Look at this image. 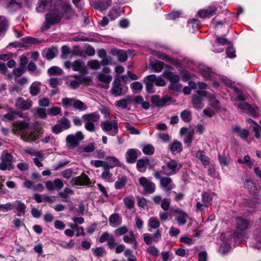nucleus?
Segmentation results:
<instances>
[{
    "label": "nucleus",
    "instance_id": "nucleus-51",
    "mask_svg": "<svg viewBox=\"0 0 261 261\" xmlns=\"http://www.w3.org/2000/svg\"><path fill=\"white\" fill-rule=\"evenodd\" d=\"M89 67L92 69L98 70L100 67V63L97 60H91L87 63Z\"/></svg>",
    "mask_w": 261,
    "mask_h": 261
},
{
    "label": "nucleus",
    "instance_id": "nucleus-56",
    "mask_svg": "<svg viewBox=\"0 0 261 261\" xmlns=\"http://www.w3.org/2000/svg\"><path fill=\"white\" fill-rule=\"evenodd\" d=\"M126 183V177L125 176L122 177L121 178H119L115 184V187L116 189H121L124 187Z\"/></svg>",
    "mask_w": 261,
    "mask_h": 261
},
{
    "label": "nucleus",
    "instance_id": "nucleus-63",
    "mask_svg": "<svg viewBox=\"0 0 261 261\" xmlns=\"http://www.w3.org/2000/svg\"><path fill=\"white\" fill-rule=\"evenodd\" d=\"M230 158L229 157H226L225 156H219V161L220 164L223 166H227L230 162Z\"/></svg>",
    "mask_w": 261,
    "mask_h": 261
},
{
    "label": "nucleus",
    "instance_id": "nucleus-17",
    "mask_svg": "<svg viewBox=\"0 0 261 261\" xmlns=\"http://www.w3.org/2000/svg\"><path fill=\"white\" fill-rule=\"evenodd\" d=\"M121 81L119 77H115L113 82V86L111 89V93L114 96H120L122 93V89L120 86Z\"/></svg>",
    "mask_w": 261,
    "mask_h": 261
},
{
    "label": "nucleus",
    "instance_id": "nucleus-41",
    "mask_svg": "<svg viewBox=\"0 0 261 261\" xmlns=\"http://www.w3.org/2000/svg\"><path fill=\"white\" fill-rule=\"evenodd\" d=\"M244 187L250 192L255 193L257 188L250 177H247L244 181Z\"/></svg>",
    "mask_w": 261,
    "mask_h": 261
},
{
    "label": "nucleus",
    "instance_id": "nucleus-49",
    "mask_svg": "<svg viewBox=\"0 0 261 261\" xmlns=\"http://www.w3.org/2000/svg\"><path fill=\"white\" fill-rule=\"evenodd\" d=\"M192 103L195 109L201 110L203 107L201 98L198 96H194L192 99Z\"/></svg>",
    "mask_w": 261,
    "mask_h": 261
},
{
    "label": "nucleus",
    "instance_id": "nucleus-29",
    "mask_svg": "<svg viewBox=\"0 0 261 261\" xmlns=\"http://www.w3.org/2000/svg\"><path fill=\"white\" fill-rule=\"evenodd\" d=\"M149 164V160L147 158L139 159L137 161L136 167L137 170L142 173L146 171L147 166Z\"/></svg>",
    "mask_w": 261,
    "mask_h": 261
},
{
    "label": "nucleus",
    "instance_id": "nucleus-3",
    "mask_svg": "<svg viewBox=\"0 0 261 261\" xmlns=\"http://www.w3.org/2000/svg\"><path fill=\"white\" fill-rule=\"evenodd\" d=\"M82 119L86 122L85 125V129L90 132H93L95 130L94 123L99 121L100 115L98 113L94 112L83 115Z\"/></svg>",
    "mask_w": 261,
    "mask_h": 261
},
{
    "label": "nucleus",
    "instance_id": "nucleus-38",
    "mask_svg": "<svg viewBox=\"0 0 261 261\" xmlns=\"http://www.w3.org/2000/svg\"><path fill=\"white\" fill-rule=\"evenodd\" d=\"M22 2L20 0H9L8 2L7 7L12 11H15L21 7Z\"/></svg>",
    "mask_w": 261,
    "mask_h": 261
},
{
    "label": "nucleus",
    "instance_id": "nucleus-35",
    "mask_svg": "<svg viewBox=\"0 0 261 261\" xmlns=\"http://www.w3.org/2000/svg\"><path fill=\"white\" fill-rule=\"evenodd\" d=\"M225 239V234H222L220 236V239L222 241H223V244L221 245V247L220 248V251L223 254H225L228 252L230 249V246L229 245V242L228 240L227 241H224Z\"/></svg>",
    "mask_w": 261,
    "mask_h": 261
},
{
    "label": "nucleus",
    "instance_id": "nucleus-25",
    "mask_svg": "<svg viewBox=\"0 0 261 261\" xmlns=\"http://www.w3.org/2000/svg\"><path fill=\"white\" fill-rule=\"evenodd\" d=\"M51 7V0H39L36 10L38 12L43 13L45 10L49 9Z\"/></svg>",
    "mask_w": 261,
    "mask_h": 261
},
{
    "label": "nucleus",
    "instance_id": "nucleus-16",
    "mask_svg": "<svg viewBox=\"0 0 261 261\" xmlns=\"http://www.w3.org/2000/svg\"><path fill=\"white\" fill-rule=\"evenodd\" d=\"M106 167L107 168H113L115 167H120L124 168V164H121L118 159L114 156H109L106 159Z\"/></svg>",
    "mask_w": 261,
    "mask_h": 261
},
{
    "label": "nucleus",
    "instance_id": "nucleus-50",
    "mask_svg": "<svg viewBox=\"0 0 261 261\" xmlns=\"http://www.w3.org/2000/svg\"><path fill=\"white\" fill-rule=\"evenodd\" d=\"M119 216L118 214H113L109 218V223L111 226L113 227H116L118 224H120V222H119Z\"/></svg>",
    "mask_w": 261,
    "mask_h": 261
},
{
    "label": "nucleus",
    "instance_id": "nucleus-33",
    "mask_svg": "<svg viewBox=\"0 0 261 261\" xmlns=\"http://www.w3.org/2000/svg\"><path fill=\"white\" fill-rule=\"evenodd\" d=\"M123 239L125 243L132 244L135 249L137 248L138 243L133 233L130 232L128 234L124 236Z\"/></svg>",
    "mask_w": 261,
    "mask_h": 261
},
{
    "label": "nucleus",
    "instance_id": "nucleus-48",
    "mask_svg": "<svg viewBox=\"0 0 261 261\" xmlns=\"http://www.w3.org/2000/svg\"><path fill=\"white\" fill-rule=\"evenodd\" d=\"M142 150L146 155H151L154 152V148L152 145L146 144L143 145Z\"/></svg>",
    "mask_w": 261,
    "mask_h": 261
},
{
    "label": "nucleus",
    "instance_id": "nucleus-18",
    "mask_svg": "<svg viewBox=\"0 0 261 261\" xmlns=\"http://www.w3.org/2000/svg\"><path fill=\"white\" fill-rule=\"evenodd\" d=\"M72 68L75 71H79L82 74H86L87 71L84 62L81 59L77 60L72 63Z\"/></svg>",
    "mask_w": 261,
    "mask_h": 261
},
{
    "label": "nucleus",
    "instance_id": "nucleus-14",
    "mask_svg": "<svg viewBox=\"0 0 261 261\" xmlns=\"http://www.w3.org/2000/svg\"><path fill=\"white\" fill-rule=\"evenodd\" d=\"M90 183V178L85 174L75 177L71 180V184L74 186H86Z\"/></svg>",
    "mask_w": 261,
    "mask_h": 261
},
{
    "label": "nucleus",
    "instance_id": "nucleus-54",
    "mask_svg": "<svg viewBox=\"0 0 261 261\" xmlns=\"http://www.w3.org/2000/svg\"><path fill=\"white\" fill-rule=\"evenodd\" d=\"M15 204L16 208L19 213L18 215L20 216L21 214H24L26 209V206L24 204L20 201H16Z\"/></svg>",
    "mask_w": 261,
    "mask_h": 261
},
{
    "label": "nucleus",
    "instance_id": "nucleus-64",
    "mask_svg": "<svg viewBox=\"0 0 261 261\" xmlns=\"http://www.w3.org/2000/svg\"><path fill=\"white\" fill-rule=\"evenodd\" d=\"M154 79L152 80L154 84L157 86H164L166 84L165 81L161 77H156L155 75L152 74Z\"/></svg>",
    "mask_w": 261,
    "mask_h": 261
},
{
    "label": "nucleus",
    "instance_id": "nucleus-5",
    "mask_svg": "<svg viewBox=\"0 0 261 261\" xmlns=\"http://www.w3.org/2000/svg\"><path fill=\"white\" fill-rule=\"evenodd\" d=\"M181 165L178 164L177 162L174 160H170L165 165L162 167V174L169 176L175 174L179 170Z\"/></svg>",
    "mask_w": 261,
    "mask_h": 261
},
{
    "label": "nucleus",
    "instance_id": "nucleus-27",
    "mask_svg": "<svg viewBox=\"0 0 261 261\" xmlns=\"http://www.w3.org/2000/svg\"><path fill=\"white\" fill-rule=\"evenodd\" d=\"M133 101V98L131 96H127L123 99L117 100L115 102V105L121 109H126Z\"/></svg>",
    "mask_w": 261,
    "mask_h": 261
},
{
    "label": "nucleus",
    "instance_id": "nucleus-36",
    "mask_svg": "<svg viewBox=\"0 0 261 261\" xmlns=\"http://www.w3.org/2000/svg\"><path fill=\"white\" fill-rule=\"evenodd\" d=\"M196 156L199 159L203 165H208L210 164V159L205 155L204 151L198 150L196 152Z\"/></svg>",
    "mask_w": 261,
    "mask_h": 261
},
{
    "label": "nucleus",
    "instance_id": "nucleus-60",
    "mask_svg": "<svg viewBox=\"0 0 261 261\" xmlns=\"http://www.w3.org/2000/svg\"><path fill=\"white\" fill-rule=\"evenodd\" d=\"M182 145L178 141L174 142L170 146V150L172 152L177 151L179 152L181 150Z\"/></svg>",
    "mask_w": 261,
    "mask_h": 261
},
{
    "label": "nucleus",
    "instance_id": "nucleus-47",
    "mask_svg": "<svg viewBox=\"0 0 261 261\" xmlns=\"http://www.w3.org/2000/svg\"><path fill=\"white\" fill-rule=\"evenodd\" d=\"M148 226L150 228L156 229L160 226V222L156 217H150L148 221Z\"/></svg>",
    "mask_w": 261,
    "mask_h": 261
},
{
    "label": "nucleus",
    "instance_id": "nucleus-45",
    "mask_svg": "<svg viewBox=\"0 0 261 261\" xmlns=\"http://www.w3.org/2000/svg\"><path fill=\"white\" fill-rule=\"evenodd\" d=\"M58 244L63 248L70 249L74 247L75 243L73 240H70L68 242L64 240H59L58 241Z\"/></svg>",
    "mask_w": 261,
    "mask_h": 261
},
{
    "label": "nucleus",
    "instance_id": "nucleus-43",
    "mask_svg": "<svg viewBox=\"0 0 261 261\" xmlns=\"http://www.w3.org/2000/svg\"><path fill=\"white\" fill-rule=\"evenodd\" d=\"M32 112L40 118L44 119L47 117L46 109L44 108L36 107L32 109Z\"/></svg>",
    "mask_w": 261,
    "mask_h": 261
},
{
    "label": "nucleus",
    "instance_id": "nucleus-23",
    "mask_svg": "<svg viewBox=\"0 0 261 261\" xmlns=\"http://www.w3.org/2000/svg\"><path fill=\"white\" fill-rule=\"evenodd\" d=\"M154 79L152 75H149L146 76L144 79V83L146 86V90L149 93H153L154 92L153 80Z\"/></svg>",
    "mask_w": 261,
    "mask_h": 261
},
{
    "label": "nucleus",
    "instance_id": "nucleus-11",
    "mask_svg": "<svg viewBox=\"0 0 261 261\" xmlns=\"http://www.w3.org/2000/svg\"><path fill=\"white\" fill-rule=\"evenodd\" d=\"M249 222L242 218L236 219V235L237 237H240L244 231L246 230L249 226Z\"/></svg>",
    "mask_w": 261,
    "mask_h": 261
},
{
    "label": "nucleus",
    "instance_id": "nucleus-8",
    "mask_svg": "<svg viewBox=\"0 0 261 261\" xmlns=\"http://www.w3.org/2000/svg\"><path fill=\"white\" fill-rule=\"evenodd\" d=\"M70 127V121L65 118H63L58 121V123L52 127V132L55 134L61 133L63 130Z\"/></svg>",
    "mask_w": 261,
    "mask_h": 261
},
{
    "label": "nucleus",
    "instance_id": "nucleus-22",
    "mask_svg": "<svg viewBox=\"0 0 261 261\" xmlns=\"http://www.w3.org/2000/svg\"><path fill=\"white\" fill-rule=\"evenodd\" d=\"M137 149L132 148L128 149L125 155L126 162L129 164L134 163L138 158Z\"/></svg>",
    "mask_w": 261,
    "mask_h": 261
},
{
    "label": "nucleus",
    "instance_id": "nucleus-9",
    "mask_svg": "<svg viewBox=\"0 0 261 261\" xmlns=\"http://www.w3.org/2000/svg\"><path fill=\"white\" fill-rule=\"evenodd\" d=\"M84 138V136L83 133L81 132H77L74 135H68L66 138V141L71 147H75L79 145L80 141Z\"/></svg>",
    "mask_w": 261,
    "mask_h": 261
},
{
    "label": "nucleus",
    "instance_id": "nucleus-57",
    "mask_svg": "<svg viewBox=\"0 0 261 261\" xmlns=\"http://www.w3.org/2000/svg\"><path fill=\"white\" fill-rule=\"evenodd\" d=\"M130 87L134 91V93H138L142 90L143 85L139 82H135L131 84Z\"/></svg>",
    "mask_w": 261,
    "mask_h": 261
},
{
    "label": "nucleus",
    "instance_id": "nucleus-15",
    "mask_svg": "<svg viewBox=\"0 0 261 261\" xmlns=\"http://www.w3.org/2000/svg\"><path fill=\"white\" fill-rule=\"evenodd\" d=\"M33 106V101L30 99L24 100L22 97L17 99L15 103V106L22 110H27L30 109Z\"/></svg>",
    "mask_w": 261,
    "mask_h": 261
},
{
    "label": "nucleus",
    "instance_id": "nucleus-37",
    "mask_svg": "<svg viewBox=\"0 0 261 261\" xmlns=\"http://www.w3.org/2000/svg\"><path fill=\"white\" fill-rule=\"evenodd\" d=\"M247 122L249 124H251V126L255 133V137L259 139L260 138V134L261 133V127L251 119H247Z\"/></svg>",
    "mask_w": 261,
    "mask_h": 261
},
{
    "label": "nucleus",
    "instance_id": "nucleus-20",
    "mask_svg": "<svg viewBox=\"0 0 261 261\" xmlns=\"http://www.w3.org/2000/svg\"><path fill=\"white\" fill-rule=\"evenodd\" d=\"M98 81L101 82L105 85H102V87L107 89L109 87V84L112 80V76L109 74H105L104 73H98L97 76Z\"/></svg>",
    "mask_w": 261,
    "mask_h": 261
},
{
    "label": "nucleus",
    "instance_id": "nucleus-19",
    "mask_svg": "<svg viewBox=\"0 0 261 261\" xmlns=\"http://www.w3.org/2000/svg\"><path fill=\"white\" fill-rule=\"evenodd\" d=\"M163 75L165 78L167 79L172 83V84L170 86V88L175 90H178V89H175L174 88V84H177L178 82L179 76L169 71H164L163 73Z\"/></svg>",
    "mask_w": 261,
    "mask_h": 261
},
{
    "label": "nucleus",
    "instance_id": "nucleus-6",
    "mask_svg": "<svg viewBox=\"0 0 261 261\" xmlns=\"http://www.w3.org/2000/svg\"><path fill=\"white\" fill-rule=\"evenodd\" d=\"M1 160L0 169L1 170H11L13 169V156L11 153L4 152L1 156Z\"/></svg>",
    "mask_w": 261,
    "mask_h": 261
},
{
    "label": "nucleus",
    "instance_id": "nucleus-7",
    "mask_svg": "<svg viewBox=\"0 0 261 261\" xmlns=\"http://www.w3.org/2000/svg\"><path fill=\"white\" fill-rule=\"evenodd\" d=\"M139 184L145 193L152 194L155 190V184L145 177L142 176L139 179Z\"/></svg>",
    "mask_w": 261,
    "mask_h": 261
},
{
    "label": "nucleus",
    "instance_id": "nucleus-34",
    "mask_svg": "<svg viewBox=\"0 0 261 261\" xmlns=\"http://www.w3.org/2000/svg\"><path fill=\"white\" fill-rule=\"evenodd\" d=\"M41 83L36 81L33 82L30 87V92L32 96L37 95L41 91Z\"/></svg>",
    "mask_w": 261,
    "mask_h": 261
},
{
    "label": "nucleus",
    "instance_id": "nucleus-53",
    "mask_svg": "<svg viewBox=\"0 0 261 261\" xmlns=\"http://www.w3.org/2000/svg\"><path fill=\"white\" fill-rule=\"evenodd\" d=\"M146 252L150 254V255L157 257L159 255L160 251L159 249L156 248L155 246H150L148 247L146 249Z\"/></svg>",
    "mask_w": 261,
    "mask_h": 261
},
{
    "label": "nucleus",
    "instance_id": "nucleus-1",
    "mask_svg": "<svg viewBox=\"0 0 261 261\" xmlns=\"http://www.w3.org/2000/svg\"><path fill=\"white\" fill-rule=\"evenodd\" d=\"M63 17V14L57 9H53L46 14L45 20L42 31H45L49 29L51 25L59 23Z\"/></svg>",
    "mask_w": 261,
    "mask_h": 261
},
{
    "label": "nucleus",
    "instance_id": "nucleus-30",
    "mask_svg": "<svg viewBox=\"0 0 261 261\" xmlns=\"http://www.w3.org/2000/svg\"><path fill=\"white\" fill-rule=\"evenodd\" d=\"M175 212L177 214L176 217L178 224L180 226L185 225L187 222V219L189 218L188 215L180 210H176Z\"/></svg>",
    "mask_w": 261,
    "mask_h": 261
},
{
    "label": "nucleus",
    "instance_id": "nucleus-39",
    "mask_svg": "<svg viewBox=\"0 0 261 261\" xmlns=\"http://www.w3.org/2000/svg\"><path fill=\"white\" fill-rule=\"evenodd\" d=\"M102 178L107 182H111L114 181V177L110 173L109 169L104 166V171L101 174Z\"/></svg>",
    "mask_w": 261,
    "mask_h": 261
},
{
    "label": "nucleus",
    "instance_id": "nucleus-46",
    "mask_svg": "<svg viewBox=\"0 0 261 261\" xmlns=\"http://www.w3.org/2000/svg\"><path fill=\"white\" fill-rule=\"evenodd\" d=\"M237 162L239 164H245L247 166L251 167L253 165L254 161L250 159L249 155H246L244 156L243 159H238Z\"/></svg>",
    "mask_w": 261,
    "mask_h": 261
},
{
    "label": "nucleus",
    "instance_id": "nucleus-61",
    "mask_svg": "<svg viewBox=\"0 0 261 261\" xmlns=\"http://www.w3.org/2000/svg\"><path fill=\"white\" fill-rule=\"evenodd\" d=\"M74 99L71 98H64L62 99V102L63 107L65 108L70 107L73 106Z\"/></svg>",
    "mask_w": 261,
    "mask_h": 261
},
{
    "label": "nucleus",
    "instance_id": "nucleus-4",
    "mask_svg": "<svg viewBox=\"0 0 261 261\" xmlns=\"http://www.w3.org/2000/svg\"><path fill=\"white\" fill-rule=\"evenodd\" d=\"M101 127L108 135L115 136L118 133V123L116 120H108L102 122Z\"/></svg>",
    "mask_w": 261,
    "mask_h": 261
},
{
    "label": "nucleus",
    "instance_id": "nucleus-28",
    "mask_svg": "<svg viewBox=\"0 0 261 261\" xmlns=\"http://www.w3.org/2000/svg\"><path fill=\"white\" fill-rule=\"evenodd\" d=\"M34 199L38 203L43 202H48L49 203H53L56 200V197L55 196H48L45 195H39L35 194L34 195Z\"/></svg>",
    "mask_w": 261,
    "mask_h": 261
},
{
    "label": "nucleus",
    "instance_id": "nucleus-42",
    "mask_svg": "<svg viewBox=\"0 0 261 261\" xmlns=\"http://www.w3.org/2000/svg\"><path fill=\"white\" fill-rule=\"evenodd\" d=\"M57 52V49L56 48H47L44 50L43 55L47 59L50 60L55 57Z\"/></svg>",
    "mask_w": 261,
    "mask_h": 261
},
{
    "label": "nucleus",
    "instance_id": "nucleus-21",
    "mask_svg": "<svg viewBox=\"0 0 261 261\" xmlns=\"http://www.w3.org/2000/svg\"><path fill=\"white\" fill-rule=\"evenodd\" d=\"M161 185L163 189L169 192L174 188V184L173 183L171 178L168 177H164L161 179Z\"/></svg>",
    "mask_w": 261,
    "mask_h": 261
},
{
    "label": "nucleus",
    "instance_id": "nucleus-62",
    "mask_svg": "<svg viewBox=\"0 0 261 261\" xmlns=\"http://www.w3.org/2000/svg\"><path fill=\"white\" fill-rule=\"evenodd\" d=\"M191 113L189 110H185L181 112L180 117L185 122H189L191 120Z\"/></svg>",
    "mask_w": 261,
    "mask_h": 261
},
{
    "label": "nucleus",
    "instance_id": "nucleus-10",
    "mask_svg": "<svg viewBox=\"0 0 261 261\" xmlns=\"http://www.w3.org/2000/svg\"><path fill=\"white\" fill-rule=\"evenodd\" d=\"M29 127V124L24 121H17L13 123L12 132L18 135L21 138L22 134L24 135Z\"/></svg>",
    "mask_w": 261,
    "mask_h": 261
},
{
    "label": "nucleus",
    "instance_id": "nucleus-32",
    "mask_svg": "<svg viewBox=\"0 0 261 261\" xmlns=\"http://www.w3.org/2000/svg\"><path fill=\"white\" fill-rule=\"evenodd\" d=\"M39 138V135L35 132H28L22 135L21 139L26 142H32Z\"/></svg>",
    "mask_w": 261,
    "mask_h": 261
},
{
    "label": "nucleus",
    "instance_id": "nucleus-58",
    "mask_svg": "<svg viewBox=\"0 0 261 261\" xmlns=\"http://www.w3.org/2000/svg\"><path fill=\"white\" fill-rule=\"evenodd\" d=\"M255 240L256 242L255 247L261 248V229L256 230L255 232Z\"/></svg>",
    "mask_w": 261,
    "mask_h": 261
},
{
    "label": "nucleus",
    "instance_id": "nucleus-59",
    "mask_svg": "<svg viewBox=\"0 0 261 261\" xmlns=\"http://www.w3.org/2000/svg\"><path fill=\"white\" fill-rule=\"evenodd\" d=\"M194 134L193 129H191L189 132L186 134L184 136V141L185 143L190 144L193 140V137Z\"/></svg>",
    "mask_w": 261,
    "mask_h": 261
},
{
    "label": "nucleus",
    "instance_id": "nucleus-40",
    "mask_svg": "<svg viewBox=\"0 0 261 261\" xmlns=\"http://www.w3.org/2000/svg\"><path fill=\"white\" fill-rule=\"evenodd\" d=\"M149 66L155 72H159L163 69L164 63L160 61L156 60L150 62Z\"/></svg>",
    "mask_w": 261,
    "mask_h": 261
},
{
    "label": "nucleus",
    "instance_id": "nucleus-55",
    "mask_svg": "<svg viewBox=\"0 0 261 261\" xmlns=\"http://www.w3.org/2000/svg\"><path fill=\"white\" fill-rule=\"evenodd\" d=\"M201 75L206 79H211L214 77V73L209 68H206L201 71Z\"/></svg>",
    "mask_w": 261,
    "mask_h": 261
},
{
    "label": "nucleus",
    "instance_id": "nucleus-12",
    "mask_svg": "<svg viewBox=\"0 0 261 261\" xmlns=\"http://www.w3.org/2000/svg\"><path fill=\"white\" fill-rule=\"evenodd\" d=\"M171 100V97L168 96H165L162 98H160L159 96L153 95L151 98L152 103L158 107H163L169 105Z\"/></svg>",
    "mask_w": 261,
    "mask_h": 261
},
{
    "label": "nucleus",
    "instance_id": "nucleus-52",
    "mask_svg": "<svg viewBox=\"0 0 261 261\" xmlns=\"http://www.w3.org/2000/svg\"><path fill=\"white\" fill-rule=\"evenodd\" d=\"M47 72L50 75H61L63 73V70L57 66H53L48 69Z\"/></svg>",
    "mask_w": 261,
    "mask_h": 261
},
{
    "label": "nucleus",
    "instance_id": "nucleus-24",
    "mask_svg": "<svg viewBox=\"0 0 261 261\" xmlns=\"http://www.w3.org/2000/svg\"><path fill=\"white\" fill-rule=\"evenodd\" d=\"M155 55L159 59L164 60L167 63H170L173 65L178 66L180 64V62L178 60H175L165 53L161 52H156Z\"/></svg>",
    "mask_w": 261,
    "mask_h": 261
},
{
    "label": "nucleus",
    "instance_id": "nucleus-31",
    "mask_svg": "<svg viewBox=\"0 0 261 261\" xmlns=\"http://www.w3.org/2000/svg\"><path fill=\"white\" fill-rule=\"evenodd\" d=\"M232 132L243 139L247 138L249 135V131L247 129L241 128L237 125L233 127Z\"/></svg>",
    "mask_w": 261,
    "mask_h": 261
},
{
    "label": "nucleus",
    "instance_id": "nucleus-44",
    "mask_svg": "<svg viewBox=\"0 0 261 261\" xmlns=\"http://www.w3.org/2000/svg\"><path fill=\"white\" fill-rule=\"evenodd\" d=\"M125 206L128 209H132L135 206V199L133 196L125 197L123 199Z\"/></svg>",
    "mask_w": 261,
    "mask_h": 261
},
{
    "label": "nucleus",
    "instance_id": "nucleus-2",
    "mask_svg": "<svg viewBox=\"0 0 261 261\" xmlns=\"http://www.w3.org/2000/svg\"><path fill=\"white\" fill-rule=\"evenodd\" d=\"M221 81L226 85L230 87L236 93V98L237 100L238 101V103H236L235 105L237 106L238 108L246 111L248 109L250 108V105L244 101V96L239 91L238 89L234 86H231V82L227 79L222 78L221 79Z\"/></svg>",
    "mask_w": 261,
    "mask_h": 261
},
{
    "label": "nucleus",
    "instance_id": "nucleus-13",
    "mask_svg": "<svg viewBox=\"0 0 261 261\" xmlns=\"http://www.w3.org/2000/svg\"><path fill=\"white\" fill-rule=\"evenodd\" d=\"M212 197L211 195L207 193L204 192L202 194V201L203 203L197 202L196 204V208L198 211H203L207 208L209 203L212 201Z\"/></svg>",
    "mask_w": 261,
    "mask_h": 261
},
{
    "label": "nucleus",
    "instance_id": "nucleus-26",
    "mask_svg": "<svg viewBox=\"0 0 261 261\" xmlns=\"http://www.w3.org/2000/svg\"><path fill=\"white\" fill-rule=\"evenodd\" d=\"M112 0H106L105 3L99 2H91V5L96 9H99L101 11L106 10L111 4Z\"/></svg>",
    "mask_w": 261,
    "mask_h": 261
}]
</instances>
